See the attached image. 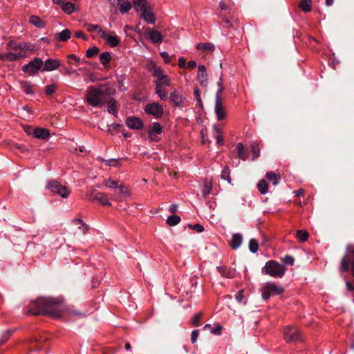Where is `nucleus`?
I'll return each mask as SVG.
<instances>
[{
    "label": "nucleus",
    "mask_w": 354,
    "mask_h": 354,
    "mask_svg": "<svg viewBox=\"0 0 354 354\" xmlns=\"http://www.w3.org/2000/svg\"><path fill=\"white\" fill-rule=\"evenodd\" d=\"M237 155L238 157L242 160L245 161L248 158V153L245 149L244 145L243 143L239 142L236 145Z\"/></svg>",
    "instance_id": "bb28decb"
},
{
    "label": "nucleus",
    "mask_w": 354,
    "mask_h": 354,
    "mask_svg": "<svg viewBox=\"0 0 354 354\" xmlns=\"http://www.w3.org/2000/svg\"><path fill=\"white\" fill-rule=\"evenodd\" d=\"M42 71L50 72L57 69L60 65V61L57 59H48L43 64Z\"/></svg>",
    "instance_id": "dca6fc26"
},
{
    "label": "nucleus",
    "mask_w": 354,
    "mask_h": 354,
    "mask_svg": "<svg viewBox=\"0 0 354 354\" xmlns=\"http://www.w3.org/2000/svg\"><path fill=\"white\" fill-rule=\"evenodd\" d=\"M243 236L241 234H234L232 236V239L230 243V246L231 247L232 249L236 250L241 246Z\"/></svg>",
    "instance_id": "4be33fe9"
},
{
    "label": "nucleus",
    "mask_w": 354,
    "mask_h": 354,
    "mask_svg": "<svg viewBox=\"0 0 354 354\" xmlns=\"http://www.w3.org/2000/svg\"><path fill=\"white\" fill-rule=\"evenodd\" d=\"M149 39L154 44H160L162 41L161 33L156 30H151L148 33Z\"/></svg>",
    "instance_id": "393cba45"
},
{
    "label": "nucleus",
    "mask_w": 354,
    "mask_h": 354,
    "mask_svg": "<svg viewBox=\"0 0 354 354\" xmlns=\"http://www.w3.org/2000/svg\"><path fill=\"white\" fill-rule=\"evenodd\" d=\"M87 30L91 32H97L101 37H106V33L102 30L99 25L88 24Z\"/></svg>",
    "instance_id": "7c9ffc66"
},
{
    "label": "nucleus",
    "mask_w": 354,
    "mask_h": 354,
    "mask_svg": "<svg viewBox=\"0 0 354 354\" xmlns=\"http://www.w3.org/2000/svg\"><path fill=\"white\" fill-rule=\"evenodd\" d=\"M169 100L176 107L181 108L184 106L185 98L180 91L176 89L171 92Z\"/></svg>",
    "instance_id": "ddd939ff"
},
{
    "label": "nucleus",
    "mask_w": 354,
    "mask_h": 354,
    "mask_svg": "<svg viewBox=\"0 0 354 354\" xmlns=\"http://www.w3.org/2000/svg\"><path fill=\"white\" fill-rule=\"evenodd\" d=\"M75 36L77 38H81V39H82L84 41H86L88 39L87 36L82 31H77L75 33Z\"/></svg>",
    "instance_id": "774afa93"
},
{
    "label": "nucleus",
    "mask_w": 354,
    "mask_h": 354,
    "mask_svg": "<svg viewBox=\"0 0 354 354\" xmlns=\"http://www.w3.org/2000/svg\"><path fill=\"white\" fill-rule=\"evenodd\" d=\"M284 339L287 342H296L301 339L299 330L295 326H288L284 329Z\"/></svg>",
    "instance_id": "9b49d317"
},
{
    "label": "nucleus",
    "mask_w": 354,
    "mask_h": 354,
    "mask_svg": "<svg viewBox=\"0 0 354 354\" xmlns=\"http://www.w3.org/2000/svg\"><path fill=\"white\" fill-rule=\"evenodd\" d=\"M283 292L282 287L278 286L274 283H268L262 288L261 296L263 299L268 300L271 296L280 295Z\"/></svg>",
    "instance_id": "1a4fd4ad"
},
{
    "label": "nucleus",
    "mask_w": 354,
    "mask_h": 354,
    "mask_svg": "<svg viewBox=\"0 0 354 354\" xmlns=\"http://www.w3.org/2000/svg\"><path fill=\"white\" fill-rule=\"evenodd\" d=\"M189 227L198 232H203L204 231V227L201 224H195L194 225H189Z\"/></svg>",
    "instance_id": "e2e57ef3"
},
{
    "label": "nucleus",
    "mask_w": 354,
    "mask_h": 354,
    "mask_svg": "<svg viewBox=\"0 0 354 354\" xmlns=\"http://www.w3.org/2000/svg\"><path fill=\"white\" fill-rule=\"evenodd\" d=\"M286 268L274 260L267 261L261 269V273L273 278H282L286 272Z\"/></svg>",
    "instance_id": "39448f33"
},
{
    "label": "nucleus",
    "mask_w": 354,
    "mask_h": 354,
    "mask_svg": "<svg viewBox=\"0 0 354 354\" xmlns=\"http://www.w3.org/2000/svg\"><path fill=\"white\" fill-rule=\"evenodd\" d=\"M197 80L200 82L201 86H207V73L206 71L205 66L204 65H199L198 66Z\"/></svg>",
    "instance_id": "6ab92c4d"
},
{
    "label": "nucleus",
    "mask_w": 354,
    "mask_h": 354,
    "mask_svg": "<svg viewBox=\"0 0 354 354\" xmlns=\"http://www.w3.org/2000/svg\"><path fill=\"white\" fill-rule=\"evenodd\" d=\"M12 59H14V55L8 51L6 53H0V59L3 62H12Z\"/></svg>",
    "instance_id": "603ef678"
},
{
    "label": "nucleus",
    "mask_w": 354,
    "mask_h": 354,
    "mask_svg": "<svg viewBox=\"0 0 354 354\" xmlns=\"http://www.w3.org/2000/svg\"><path fill=\"white\" fill-rule=\"evenodd\" d=\"M202 313H198L194 315V316L193 317L192 319V325H194V326H198L199 324H200V321H201V319L202 317Z\"/></svg>",
    "instance_id": "6e6d98bb"
},
{
    "label": "nucleus",
    "mask_w": 354,
    "mask_h": 354,
    "mask_svg": "<svg viewBox=\"0 0 354 354\" xmlns=\"http://www.w3.org/2000/svg\"><path fill=\"white\" fill-rule=\"evenodd\" d=\"M218 6L221 10H229V14L231 15V9L229 8L228 3L226 0H221L219 3Z\"/></svg>",
    "instance_id": "13d9d810"
},
{
    "label": "nucleus",
    "mask_w": 354,
    "mask_h": 354,
    "mask_svg": "<svg viewBox=\"0 0 354 354\" xmlns=\"http://www.w3.org/2000/svg\"><path fill=\"white\" fill-rule=\"evenodd\" d=\"M221 177L222 179L227 180L229 183H231L232 179L230 177V169L228 166H225L222 170Z\"/></svg>",
    "instance_id": "79ce46f5"
},
{
    "label": "nucleus",
    "mask_w": 354,
    "mask_h": 354,
    "mask_svg": "<svg viewBox=\"0 0 354 354\" xmlns=\"http://www.w3.org/2000/svg\"><path fill=\"white\" fill-rule=\"evenodd\" d=\"M198 335H199V332L198 330H192V335H191V342L192 343H195L197 340V338L198 337Z\"/></svg>",
    "instance_id": "338daca9"
},
{
    "label": "nucleus",
    "mask_w": 354,
    "mask_h": 354,
    "mask_svg": "<svg viewBox=\"0 0 354 354\" xmlns=\"http://www.w3.org/2000/svg\"><path fill=\"white\" fill-rule=\"evenodd\" d=\"M237 22H238V20L236 19L234 20H232V21H230L228 19H225V22L223 23L224 24L223 26L226 27V28H234V25L236 24Z\"/></svg>",
    "instance_id": "052dcab7"
},
{
    "label": "nucleus",
    "mask_w": 354,
    "mask_h": 354,
    "mask_svg": "<svg viewBox=\"0 0 354 354\" xmlns=\"http://www.w3.org/2000/svg\"><path fill=\"white\" fill-rule=\"evenodd\" d=\"M32 134L36 138L46 139L49 137L50 132L45 128H36L33 130Z\"/></svg>",
    "instance_id": "5701e85b"
},
{
    "label": "nucleus",
    "mask_w": 354,
    "mask_h": 354,
    "mask_svg": "<svg viewBox=\"0 0 354 354\" xmlns=\"http://www.w3.org/2000/svg\"><path fill=\"white\" fill-rule=\"evenodd\" d=\"M144 110L145 113L153 115L156 119L161 118L164 113L162 106L158 102L147 104Z\"/></svg>",
    "instance_id": "9d476101"
},
{
    "label": "nucleus",
    "mask_w": 354,
    "mask_h": 354,
    "mask_svg": "<svg viewBox=\"0 0 354 354\" xmlns=\"http://www.w3.org/2000/svg\"><path fill=\"white\" fill-rule=\"evenodd\" d=\"M43 61L39 57H35L30 61L28 64L22 66L24 73L28 74L30 76L35 75L43 66Z\"/></svg>",
    "instance_id": "6e6552de"
},
{
    "label": "nucleus",
    "mask_w": 354,
    "mask_h": 354,
    "mask_svg": "<svg viewBox=\"0 0 354 354\" xmlns=\"http://www.w3.org/2000/svg\"><path fill=\"white\" fill-rule=\"evenodd\" d=\"M160 56L164 59L165 63L169 64L171 62V58L167 52H166V51L161 52Z\"/></svg>",
    "instance_id": "0e129e2a"
},
{
    "label": "nucleus",
    "mask_w": 354,
    "mask_h": 354,
    "mask_svg": "<svg viewBox=\"0 0 354 354\" xmlns=\"http://www.w3.org/2000/svg\"><path fill=\"white\" fill-rule=\"evenodd\" d=\"M87 196H90L95 201H98L101 205L106 206H111V203L109 202L107 195L104 193L99 192L96 189H93Z\"/></svg>",
    "instance_id": "f8f14e48"
},
{
    "label": "nucleus",
    "mask_w": 354,
    "mask_h": 354,
    "mask_svg": "<svg viewBox=\"0 0 354 354\" xmlns=\"http://www.w3.org/2000/svg\"><path fill=\"white\" fill-rule=\"evenodd\" d=\"M74 4L70 1H65L62 9L66 13L71 14L74 11Z\"/></svg>",
    "instance_id": "a18cd8bd"
},
{
    "label": "nucleus",
    "mask_w": 354,
    "mask_h": 354,
    "mask_svg": "<svg viewBox=\"0 0 354 354\" xmlns=\"http://www.w3.org/2000/svg\"><path fill=\"white\" fill-rule=\"evenodd\" d=\"M311 0H301L299 4V8L304 12H310L311 10Z\"/></svg>",
    "instance_id": "c9c22d12"
},
{
    "label": "nucleus",
    "mask_w": 354,
    "mask_h": 354,
    "mask_svg": "<svg viewBox=\"0 0 354 354\" xmlns=\"http://www.w3.org/2000/svg\"><path fill=\"white\" fill-rule=\"evenodd\" d=\"M251 151L253 153V160L260 156V146L258 142H255L251 145Z\"/></svg>",
    "instance_id": "ea45409f"
},
{
    "label": "nucleus",
    "mask_w": 354,
    "mask_h": 354,
    "mask_svg": "<svg viewBox=\"0 0 354 354\" xmlns=\"http://www.w3.org/2000/svg\"><path fill=\"white\" fill-rule=\"evenodd\" d=\"M21 88L22 91L28 95H33L34 94V89L32 84L27 81H24L20 82Z\"/></svg>",
    "instance_id": "cd10ccee"
},
{
    "label": "nucleus",
    "mask_w": 354,
    "mask_h": 354,
    "mask_svg": "<svg viewBox=\"0 0 354 354\" xmlns=\"http://www.w3.org/2000/svg\"><path fill=\"white\" fill-rule=\"evenodd\" d=\"M146 67L147 70L151 73L153 77H156V80L155 82L156 86H171V80L169 77L163 74V71L160 66H158L156 62L153 60H149L147 62L146 64Z\"/></svg>",
    "instance_id": "20e7f679"
},
{
    "label": "nucleus",
    "mask_w": 354,
    "mask_h": 354,
    "mask_svg": "<svg viewBox=\"0 0 354 354\" xmlns=\"http://www.w3.org/2000/svg\"><path fill=\"white\" fill-rule=\"evenodd\" d=\"M180 221V217L178 215H171L167 218V223L169 226H175L178 224Z\"/></svg>",
    "instance_id": "4c0bfd02"
},
{
    "label": "nucleus",
    "mask_w": 354,
    "mask_h": 354,
    "mask_svg": "<svg viewBox=\"0 0 354 354\" xmlns=\"http://www.w3.org/2000/svg\"><path fill=\"white\" fill-rule=\"evenodd\" d=\"M296 236L301 243H304L308 241L309 238V234L306 230H298L296 232Z\"/></svg>",
    "instance_id": "473e14b6"
},
{
    "label": "nucleus",
    "mask_w": 354,
    "mask_h": 354,
    "mask_svg": "<svg viewBox=\"0 0 354 354\" xmlns=\"http://www.w3.org/2000/svg\"><path fill=\"white\" fill-rule=\"evenodd\" d=\"M56 86L53 84H48L45 88V93L48 95H53L56 91Z\"/></svg>",
    "instance_id": "4d7b16f0"
},
{
    "label": "nucleus",
    "mask_w": 354,
    "mask_h": 354,
    "mask_svg": "<svg viewBox=\"0 0 354 354\" xmlns=\"http://www.w3.org/2000/svg\"><path fill=\"white\" fill-rule=\"evenodd\" d=\"M118 180H115L111 178H109L107 180L104 181V185L107 188L113 189L117 188L118 187Z\"/></svg>",
    "instance_id": "09e8293b"
},
{
    "label": "nucleus",
    "mask_w": 354,
    "mask_h": 354,
    "mask_svg": "<svg viewBox=\"0 0 354 354\" xmlns=\"http://www.w3.org/2000/svg\"><path fill=\"white\" fill-rule=\"evenodd\" d=\"M11 335L12 331L10 330L4 331L0 337V344H2L5 343L10 337Z\"/></svg>",
    "instance_id": "3c124183"
},
{
    "label": "nucleus",
    "mask_w": 354,
    "mask_h": 354,
    "mask_svg": "<svg viewBox=\"0 0 354 354\" xmlns=\"http://www.w3.org/2000/svg\"><path fill=\"white\" fill-rule=\"evenodd\" d=\"M214 129L216 132V143L218 145H222L223 144V133L220 128H218L217 126L214 127Z\"/></svg>",
    "instance_id": "37998d69"
},
{
    "label": "nucleus",
    "mask_w": 354,
    "mask_h": 354,
    "mask_svg": "<svg viewBox=\"0 0 354 354\" xmlns=\"http://www.w3.org/2000/svg\"><path fill=\"white\" fill-rule=\"evenodd\" d=\"M350 269L352 276L354 277V245H348L346 254L341 259L339 272H345Z\"/></svg>",
    "instance_id": "423d86ee"
},
{
    "label": "nucleus",
    "mask_w": 354,
    "mask_h": 354,
    "mask_svg": "<svg viewBox=\"0 0 354 354\" xmlns=\"http://www.w3.org/2000/svg\"><path fill=\"white\" fill-rule=\"evenodd\" d=\"M115 94H110V97L107 100H105L104 103H108L109 106L107 107V111L109 113H111L114 115V117H118V110L119 108V105L117 101L113 97Z\"/></svg>",
    "instance_id": "2eb2a0df"
},
{
    "label": "nucleus",
    "mask_w": 354,
    "mask_h": 354,
    "mask_svg": "<svg viewBox=\"0 0 354 354\" xmlns=\"http://www.w3.org/2000/svg\"><path fill=\"white\" fill-rule=\"evenodd\" d=\"M102 38L106 39L107 44L111 47H115L118 46L120 42V39L118 36L108 35L106 34V37Z\"/></svg>",
    "instance_id": "2f4dec72"
},
{
    "label": "nucleus",
    "mask_w": 354,
    "mask_h": 354,
    "mask_svg": "<svg viewBox=\"0 0 354 354\" xmlns=\"http://www.w3.org/2000/svg\"><path fill=\"white\" fill-rule=\"evenodd\" d=\"M117 188L119 189V192L120 194H126V195L129 194V189L126 186H124L123 185H118V187Z\"/></svg>",
    "instance_id": "69168bd1"
},
{
    "label": "nucleus",
    "mask_w": 354,
    "mask_h": 354,
    "mask_svg": "<svg viewBox=\"0 0 354 354\" xmlns=\"http://www.w3.org/2000/svg\"><path fill=\"white\" fill-rule=\"evenodd\" d=\"M216 270L221 275L225 278L233 279L236 276V270L231 268H227L226 266H218Z\"/></svg>",
    "instance_id": "aec40b11"
},
{
    "label": "nucleus",
    "mask_w": 354,
    "mask_h": 354,
    "mask_svg": "<svg viewBox=\"0 0 354 354\" xmlns=\"http://www.w3.org/2000/svg\"><path fill=\"white\" fill-rule=\"evenodd\" d=\"M282 262L288 266H292L295 263V259L292 256L287 254L281 258Z\"/></svg>",
    "instance_id": "8fccbe9b"
},
{
    "label": "nucleus",
    "mask_w": 354,
    "mask_h": 354,
    "mask_svg": "<svg viewBox=\"0 0 354 354\" xmlns=\"http://www.w3.org/2000/svg\"><path fill=\"white\" fill-rule=\"evenodd\" d=\"M196 48L198 50H208L211 52L214 51L215 49L214 46L210 43H199L197 44Z\"/></svg>",
    "instance_id": "a19ab883"
},
{
    "label": "nucleus",
    "mask_w": 354,
    "mask_h": 354,
    "mask_svg": "<svg viewBox=\"0 0 354 354\" xmlns=\"http://www.w3.org/2000/svg\"><path fill=\"white\" fill-rule=\"evenodd\" d=\"M30 23L32 25L35 26L37 28H41L45 26L44 23L42 20L37 16L32 15L30 17Z\"/></svg>",
    "instance_id": "72a5a7b5"
},
{
    "label": "nucleus",
    "mask_w": 354,
    "mask_h": 354,
    "mask_svg": "<svg viewBox=\"0 0 354 354\" xmlns=\"http://www.w3.org/2000/svg\"><path fill=\"white\" fill-rule=\"evenodd\" d=\"M46 187L48 189L53 193L57 194L63 198H66L70 194V191L68 188L56 180H49Z\"/></svg>",
    "instance_id": "0eeeda50"
},
{
    "label": "nucleus",
    "mask_w": 354,
    "mask_h": 354,
    "mask_svg": "<svg viewBox=\"0 0 354 354\" xmlns=\"http://www.w3.org/2000/svg\"><path fill=\"white\" fill-rule=\"evenodd\" d=\"M151 140L158 142L160 138L154 134H161L162 132V128L160 123L153 122L152 127L148 131Z\"/></svg>",
    "instance_id": "a211bd4d"
},
{
    "label": "nucleus",
    "mask_w": 354,
    "mask_h": 354,
    "mask_svg": "<svg viewBox=\"0 0 354 354\" xmlns=\"http://www.w3.org/2000/svg\"><path fill=\"white\" fill-rule=\"evenodd\" d=\"M126 125L131 129H140L143 127V122L138 117L131 116L126 119Z\"/></svg>",
    "instance_id": "f3484780"
},
{
    "label": "nucleus",
    "mask_w": 354,
    "mask_h": 354,
    "mask_svg": "<svg viewBox=\"0 0 354 354\" xmlns=\"http://www.w3.org/2000/svg\"><path fill=\"white\" fill-rule=\"evenodd\" d=\"M257 188L259 192L261 194H266L268 192V184L266 180L262 179L259 180V182L257 184Z\"/></svg>",
    "instance_id": "f704fd0d"
},
{
    "label": "nucleus",
    "mask_w": 354,
    "mask_h": 354,
    "mask_svg": "<svg viewBox=\"0 0 354 354\" xmlns=\"http://www.w3.org/2000/svg\"><path fill=\"white\" fill-rule=\"evenodd\" d=\"M267 180L272 183L273 185L276 186L279 183L281 177L279 174H277L274 171L267 172L266 174Z\"/></svg>",
    "instance_id": "a878e982"
},
{
    "label": "nucleus",
    "mask_w": 354,
    "mask_h": 354,
    "mask_svg": "<svg viewBox=\"0 0 354 354\" xmlns=\"http://www.w3.org/2000/svg\"><path fill=\"white\" fill-rule=\"evenodd\" d=\"M132 8L131 3L129 1L127 0L122 2L120 6V11L122 13H126L129 11Z\"/></svg>",
    "instance_id": "49530a36"
},
{
    "label": "nucleus",
    "mask_w": 354,
    "mask_h": 354,
    "mask_svg": "<svg viewBox=\"0 0 354 354\" xmlns=\"http://www.w3.org/2000/svg\"><path fill=\"white\" fill-rule=\"evenodd\" d=\"M156 93L158 95L160 99L163 101H166L168 99L167 91L163 88V86H159L157 84L155 87Z\"/></svg>",
    "instance_id": "c85d7f7f"
},
{
    "label": "nucleus",
    "mask_w": 354,
    "mask_h": 354,
    "mask_svg": "<svg viewBox=\"0 0 354 354\" xmlns=\"http://www.w3.org/2000/svg\"><path fill=\"white\" fill-rule=\"evenodd\" d=\"M259 249L258 241L255 239H251L249 241V250L252 253H256Z\"/></svg>",
    "instance_id": "de8ad7c7"
},
{
    "label": "nucleus",
    "mask_w": 354,
    "mask_h": 354,
    "mask_svg": "<svg viewBox=\"0 0 354 354\" xmlns=\"http://www.w3.org/2000/svg\"><path fill=\"white\" fill-rule=\"evenodd\" d=\"M194 97L197 101V105H199L200 106H203V102H202V100H201V95H200V91H199V88L196 86L194 88Z\"/></svg>",
    "instance_id": "5fc2aeb1"
},
{
    "label": "nucleus",
    "mask_w": 354,
    "mask_h": 354,
    "mask_svg": "<svg viewBox=\"0 0 354 354\" xmlns=\"http://www.w3.org/2000/svg\"><path fill=\"white\" fill-rule=\"evenodd\" d=\"M133 5L137 12H142L146 9H149V5L147 0H133Z\"/></svg>",
    "instance_id": "b1692460"
},
{
    "label": "nucleus",
    "mask_w": 354,
    "mask_h": 354,
    "mask_svg": "<svg viewBox=\"0 0 354 354\" xmlns=\"http://www.w3.org/2000/svg\"><path fill=\"white\" fill-rule=\"evenodd\" d=\"M214 111L217 118V120L221 121L226 118V111L225 106L223 104L221 97H216L215 101Z\"/></svg>",
    "instance_id": "4468645a"
},
{
    "label": "nucleus",
    "mask_w": 354,
    "mask_h": 354,
    "mask_svg": "<svg viewBox=\"0 0 354 354\" xmlns=\"http://www.w3.org/2000/svg\"><path fill=\"white\" fill-rule=\"evenodd\" d=\"M71 32L68 28L63 30L62 32L56 35L57 38L61 41H68L71 38Z\"/></svg>",
    "instance_id": "c756f323"
},
{
    "label": "nucleus",
    "mask_w": 354,
    "mask_h": 354,
    "mask_svg": "<svg viewBox=\"0 0 354 354\" xmlns=\"http://www.w3.org/2000/svg\"><path fill=\"white\" fill-rule=\"evenodd\" d=\"M244 298V290H240L235 295V299L238 303H242Z\"/></svg>",
    "instance_id": "680f3d73"
},
{
    "label": "nucleus",
    "mask_w": 354,
    "mask_h": 354,
    "mask_svg": "<svg viewBox=\"0 0 354 354\" xmlns=\"http://www.w3.org/2000/svg\"><path fill=\"white\" fill-rule=\"evenodd\" d=\"M98 52H99V48L96 46H93L91 48H88L86 50V56L88 58H91V57H94L95 55H97Z\"/></svg>",
    "instance_id": "864d4df0"
},
{
    "label": "nucleus",
    "mask_w": 354,
    "mask_h": 354,
    "mask_svg": "<svg viewBox=\"0 0 354 354\" xmlns=\"http://www.w3.org/2000/svg\"><path fill=\"white\" fill-rule=\"evenodd\" d=\"M6 49L9 53L14 55L12 62H15L27 57L30 53L35 50V45L30 42H17L10 40L7 44Z\"/></svg>",
    "instance_id": "7ed1b4c3"
},
{
    "label": "nucleus",
    "mask_w": 354,
    "mask_h": 354,
    "mask_svg": "<svg viewBox=\"0 0 354 354\" xmlns=\"http://www.w3.org/2000/svg\"><path fill=\"white\" fill-rule=\"evenodd\" d=\"M111 56L109 52H103L100 55V62L104 66H106L110 62Z\"/></svg>",
    "instance_id": "e433bc0d"
},
{
    "label": "nucleus",
    "mask_w": 354,
    "mask_h": 354,
    "mask_svg": "<svg viewBox=\"0 0 354 354\" xmlns=\"http://www.w3.org/2000/svg\"><path fill=\"white\" fill-rule=\"evenodd\" d=\"M100 160L102 162H104L105 165L107 166L118 167L120 165V159L112 158V159L105 160L104 158H100Z\"/></svg>",
    "instance_id": "c03bdc74"
},
{
    "label": "nucleus",
    "mask_w": 354,
    "mask_h": 354,
    "mask_svg": "<svg viewBox=\"0 0 354 354\" xmlns=\"http://www.w3.org/2000/svg\"><path fill=\"white\" fill-rule=\"evenodd\" d=\"M66 310L61 297H40L32 303L28 310L34 315L42 314L57 318L62 316Z\"/></svg>",
    "instance_id": "f257e3e1"
},
{
    "label": "nucleus",
    "mask_w": 354,
    "mask_h": 354,
    "mask_svg": "<svg viewBox=\"0 0 354 354\" xmlns=\"http://www.w3.org/2000/svg\"><path fill=\"white\" fill-rule=\"evenodd\" d=\"M212 188V185L211 183L208 182L207 180H205L203 184L201 189V193L203 196H206L207 195L209 194Z\"/></svg>",
    "instance_id": "58836bf2"
},
{
    "label": "nucleus",
    "mask_w": 354,
    "mask_h": 354,
    "mask_svg": "<svg viewBox=\"0 0 354 354\" xmlns=\"http://www.w3.org/2000/svg\"><path fill=\"white\" fill-rule=\"evenodd\" d=\"M217 86H218V91H217L216 94V97H221L220 94L224 90V87L223 86V80H222L221 77L219 78V80L217 82Z\"/></svg>",
    "instance_id": "bf43d9fd"
},
{
    "label": "nucleus",
    "mask_w": 354,
    "mask_h": 354,
    "mask_svg": "<svg viewBox=\"0 0 354 354\" xmlns=\"http://www.w3.org/2000/svg\"><path fill=\"white\" fill-rule=\"evenodd\" d=\"M140 17L147 24H153L156 22L155 15L151 11L150 7H149V9H146V10H143L142 12H141Z\"/></svg>",
    "instance_id": "412c9836"
},
{
    "label": "nucleus",
    "mask_w": 354,
    "mask_h": 354,
    "mask_svg": "<svg viewBox=\"0 0 354 354\" xmlns=\"http://www.w3.org/2000/svg\"><path fill=\"white\" fill-rule=\"evenodd\" d=\"M113 87L100 85L99 87L90 86L86 88L85 102L92 107H102L110 94H115Z\"/></svg>",
    "instance_id": "f03ea898"
}]
</instances>
